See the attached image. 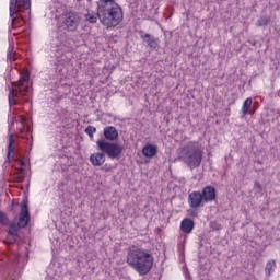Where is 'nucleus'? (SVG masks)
Here are the masks:
<instances>
[{
  "label": "nucleus",
  "mask_w": 280,
  "mask_h": 280,
  "mask_svg": "<svg viewBox=\"0 0 280 280\" xmlns=\"http://www.w3.org/2000/svg\"><path fill=\"white\" fill-rule=\"evenodd\" d=\"M127 264L140 277H145L152 270V266H154V256L148 249L131 247L127 256Z\"/></svg>",
  "instance_id": "obj_1"
},
{
  "label": "nucleus",
  "mask_w": 280,
  "mask_h": 280,
  "mask_svg": "<svg viewBox=\"0 0 280 280\" xmlns=\"http://www.w3.org/2000/svg\"><path fill=\"white\" fill-rule=\"evenodd\" d=\"M95 132H97V128L89 125L86 128H85V133H88V136L90 137V139H93V135H95Z\"/></svg>",
  "instance_id": "obj_23"
},
{
  "label": "nucleus",
  "mask_w": 280,
  "mask_h": 280,
  "mask_svg": "<svg viewBox=\"0 0 280 280\" xmlns=\"http://www.w3.org/2000/svg\"><path fill=\"white\" fill-rule=\"evenodd\" d=\"M104 140L107 143H113V141H117L119 139V131H117V127L107 126L103 129Z\"/></svg>",
  "instance_id": "obj_9"
},
{
  "label": "nucleus",
  "mask_w": 280,
  "mask_h": 280,
  "mask_svg": "<svg viewBox=\"0 0 280 280\" xmlns=\"http://www.w3.org/2000/svg\"><path fill=\"white\" fill-rule=\"evenodd\" d=\"M12 211H30V207L27 206V200H22L19 202L12 203Z\"/></svg>",
  "instance_id": "obj_16"
},
{
  "label": "nucleus",
  "mask_w": 280,
  "mask_h": 280,
  "mask_svg": "<svg viewBox=\"0 0 280 280\" xmlns=\"http://www.w3.org/2000/svg\"><path fill=\"white\" fill-rule=\"evenodd\" d=\"M30 95V75L23 74L18 82L12 83V89L9 92V105L16 106L21 104L22 97Z\"/></svg>",
  "instance_id": "obj_4"
},
{
  "label": "nucleus",
  "mask_w": 280,
  "mask_h": 280,
  "mask_svg": "<svg viewBox=\"0 0 280 280\" xmlns=\"http://www.w3.org/2000/svg\"><path fill=\"white\" fill-rule=\"evenodd\" d=\"M14 143H16V140L14 138V133H11L9 136V144H8V154H7V162L5 164L10 165L11 161L14 159Z\"/></svg>",
  "instance_id": "obj_13"
},
{
  "label": "nucleus",
  "mask_w": 280,
  "mask_h": 280,
  "mask_svg": "<svg viewBox=\"0 0 280 280\" xmlns=\"http://www.w3.org/2000/svg\"><path fill=\"white\" fill-rule=\"evenodd\" d=\"M55 51H60V46H56Z\"/></svg>",
  "instance_id": "obj_30"
},
{
  "label": "nucleus",
  "mask_w": 280,
  "mask_h": 280,
  "mask_svg": "<svg viewBox=\"0 0 280 280\" xmlns=\"http://www.w3.org/2000/svg\"><path fill=\"white\" fill-rule=\"evenodd\" d=\"M270 23V16L267 15H261L257 21H256V27H266Z\"/></svg>",
  "instance_id": "obj_18"
},
{
  "label": "nucleus",
  "mask_w": 280,
  "mask_h": 280,
  "mask_svg": "<svg viewBox=\"0 0 280 280\" xmlns=\"http://www.w3.org/2000/svg\"><path fill=\"white\" fill-rule=\"evenodd\" d=\"M197 215H198V211H192V212H191V217H192V218H197Z\"/></svg>",
  "instance_id": "obj_29"
},
{
  "label": "nucleus",
  "mask_w": 280,
  "mask_h": 280,
  "mask_svg": "<svg viewBox=\"0 0 280 280\" xmlns=\"http://www.w3.org/2000/svg\"><path fill=\"white\" fill-rule=\"evenodd\" d=\"M0 224L8 225L10 224V220L8 219V215L5 213L0 211Z\"/></svg>",
  "instance_id": "obj_25"
},
{
  "label": "nucleus",
  "mask_w": 280,
  "mask_h": 280,
  "mask_svg": "<svg viewBox=\"0 0 280 280\" xmlns=\"http://www.w3.org/2000/svg\"><path fill=\"white\" fill-rule=\"evenodd\" d=\"M250 106H253V98H246L243 103L241 113L243 115H248V110H250Z\"/></svg>",
  "instance_id": "obj_19"
},
{
  "label": "nucleus",
  "mask_w": 280,
  "mask_h": 280,
  "mask_svg": "<svg viewBox=\"0 0 280 280\" xmlns=\"http://www.w3.org/2000/svg\"><path fill=\"white\" fill-rule=\"evenodd\" d=\"M188 202L192 209L197 207H205V199L200 191H192L188 197Z\"/></svg>",
  "instance_id": "obj_10"
},
{
  "label": "nucleus",
  "mask_w": 280,
  "mask_h": 280,
  "mask_svg": "<svg viewBox=\"0 0 280 280\" xmlns=\"http://www.w3.org/2000/svg\"><path fill=\"white\" fill-rule=\"evenodd\" d=\"M275 266H277V262H275V260H269L266 265L265 272L269 276L272 275L275 272Z\"/></svg>",
  "instance_id": "obj_20"
},
{
  "label": "nucleus",
  "mask_w": 280,
  "mask_h": 280,
  "mask_svg": "<svg viewBox=\"0 0 280 280\" xmlns=\"http://www.w3.org/2000/svg\"><path fill=\"white\" fill-rule=\"evenodd\" d=\"M97 19H100V16L97 15V13H88L85 14V20L89 23H97Z\"/></svg>",
  "instance_id": "obj_21"
},
{
  "label": "nucleus",
  "mask_w": 280,
  "mask_h": 280,
  "mask_svg": "<svg viewBox=\"0 0 280 280\" xmlns=\"http://www.w3.org/2000/svg\"><path fill=\"white\" fill-rule=\"evenodd\" d=\"M10 19H12V25H15L23 19L21 15V7H19V0L10 1Z\"/></svg>",
  "instance_id": "obj_8"
},
{
  "label": "nucleus",
  "mask_w": 280,
  "mask_h": 280,
  "mask_svg": "<svg viewBox=\"0 0 280 280\" xmlns=\"http://www.w3.org/2000/svg\"><path fill=\"white\" fill-rule=\"evenodd\" d=\"M82 16L75 11L66 12L61 15L60 26L66 32H75L80 27Z\"/></svg>",
  "instance_id": "obj_6"
},
{
  "label": "nucleus",
  "mask_w": 280,
  "mask_h": 280,
  "mask_svg": "<svg viewBox=\"0 0 280 280\" xmlns=\"http://www.w3.org/2000/svg\"><path fill=\"white\" fill-rule=\"evenodd\" d=\"M200 194L205 202H213V200H215L217 191L215 187L213 186L203 187Z\"/></svg>",
  "instance_id": "obj_12"
},
{
  "label": "nucleus",
  "mask_w": 280,
  "mask_h": 280,
  "mask_svg": "<svg viewBox=\"0 0 280 280\" xmlns=\"http://www.w3.org/2000/svg\"><path fill=\"white\" fill-rule=\"evenodd\" d=\"M7 60H9V62H14V60H16V58H14V49L11 48V46L8 50Z\"/></svg>",
  "instance_id": "obj_24"
},
{
  "label": "nucleus",
  "mask_w": 280,
  "mask_h": 280,
  "mask_svg": "<svg viewBox=\"0 0 280 280\" xmlns=\"http://www.w3.org/2000/svg\"><path fill=\"white\" fill-rule=\"evenodd\" d=\"M210 229L212 231H222V225L215 221L210 222Z\"/></svg>",
  "instance_id": "obj_26"
},
{
  "label": "nucleus",
  "mask_w": 280,
  "mask_h": 280,
  "mask_svg": "<svg viewBox=\"0 0 280 280\" xmlns=\"http://www.w3.org/2000/svg\"><path fill=\"white\" fill-rule=\"evenodd\" d=\"M159 152V149L154 144H147L142 149L143 156H147V159H152Z\"/></svg>",
  "instance_id": "obj_14"
},
{
  "label": "nucleus",
  "mask_w": 280,
  "mask_h": 280,
  "mask_svg": "<svg viewBox=\"0 0 280 280\" xmlns=\"http://www.w3.org/2000/svg\"><path fill=\"white\" fill-rule=\"evenodd\" d=\"M254 190L256 196H264V187H261V184L259 182H255Z\"/></svg>",
  "instance_id": "obj_22"
},
{
  "label": "nucleus",
  "mask_w": 280,
  "mask_h": 280,
  "mask_svg": "<svg viewBox=\"0 0 280 280\" xmlns=\"http://www.w3.org/2000/svg\"><path fill=\"white\" fill-rule=\"evenodd\" d=\"M96 145L102 152L90 155V162L94 167H102V164L106 163V155L108 159H121V152L125 150L124 144L108 142L104 138L98 139Z\"/></svg>",
  "instance_id": "obj_2"
},
{
  "label": "nucleus",
  "mask_w": 280,
  "mask_h": 280,
  "mask_svg": "<svg viewBox=\"0 0 280 280\" xmlns=\"http://www.w3.org/2000/svg\"><path fill=\"white\" fill-rule=\"evenodd\" d=\"M113 5H117V2H115V0H98L97 10H100L102 8H109Z\"/></svg>",
  "instance_id": "obj_17"
},
{
  "label": "nucleus",
  "mask_w": 280,
  "mask_h": 280,
  "mask_svg": "<svg viewBox=\"0 0 280 280\" xmlns=\"http://www.w3.org/2000/svg\"><path fill=\"white\" fill-rule=\"evenodd\" d=\"M22 5L24 10H30V8H32V2H30V0H22Z\"/></svg>",
  "instance_id": "obj_27"
},
{
  "label": "nucleus",
  "mask_w": 280,
  "mask_h": 280,
  "mask_svg": "<svg viewBox=\"0 0 280 280\" xmlns=\"http://www.w3.org/2000/svg\"><path fill=\"white\" fill-rule=\"evenodd\" d=\"M180 229L184 233H191L194 231V220L184 219L180 223Z\"/></svg>",
  "instance_id": "obj_15"
},
{
  "label": "nucleus",
  "mask_w": 280,
  "mask_h": 280,
  "mask_svg": "<svg viewBox=\"0 0 280 280\" xmlns=\"http://www.w3.org/2000/svg\"><path fill=\"white\" fill-rule=\"evenodd\" d=\"M140 38L142 39L143 45L149 47V49H159V37L145 33L141 34Z\"/></svg>",
  "instance_id": "obj_11"
},
{
  "label": "nucleus",
  "mask_w": 280,
  "mask_h": 280,
  "mask_svg": "<svg viewBox=\"0 0 280 280\" xmlns=\"http://www.w3.org/2000/svg\"><path fill=\"white\" fill-rule=\"evenodd\" d=\"M97 16L105 27H117V25L124 21V10L119 4L103 7L97 9Z\"/></svg>",
  "instance_id": "obj_3"
},
{
  "label": "nucleus",
  "mask_w": 280,
  "mask_h": 280,
  "mask_svg": "<svg viewBox=\"0 0 280 280\" xmlns=\"http://www.w3.org/2000/svg\"><path fill=\"white\" fill-rule=\"evenodd\" d=\"M20 165H21V172H23V167H25V161L21 160Z\"/></svg>",
  "instance_id": "obj_28"
},
{
  "label": "nucleus",
  "mask_w": 280,
  "mask_h": 280,
  "mask_svg": "<svg viewBox=\"0 0 280 280\" xmlns=\"http://www.w3.org/2000/svg\"><path fill=\"white\" fill-rule=\"evenodd\" d=\"M179 159L186 163L190 170L200 167V163H202V149H200V144L190 142L182 150Z\"/></svg>",
  "instance_id": "obj_5"
},
{
  "label": "nucleus",
  "mask_w": 280,
  "mask_h": 280,
  "mask_svg": "<svg viewBox=\"0 0 280 280\" xmlns=\"http://www.w3.org/2000/svg\"><path fill=\"white\" fill-rule=\"evenodd\" d=\"M28 223H30V211L21 212L19 220L10 223L9 235H12V237L16 240V237H19V231H21V229H25Z\"/></svg>",
  "instance_id": "obj_7"
}]
</instances>
